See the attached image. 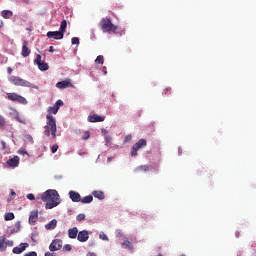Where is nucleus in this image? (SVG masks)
Segmentation results:
<instances>
[{
    "label": "nucleus",
    "mask_w": 256,
    "mask_h": 256,
    "mask_svg": "<svg viewBox=\"0 0 256 256\" xmlns=\"http://www.w3.org/2000/svg\"><path fill=\"white\" fill-rule=\"evenodd\" d=\"M64 105V102L58 100L54 106L48 107V113L46 114V125L44 126V135L46 137L52 136L53 139L57 138V120L51 114L57 115L59 109Z\"/></svg>",
    "instance_id": "nucleus-1"
},
{
    "label": "nucleus",
    "mask_w": 256,
    "mask_h": 256,
    "mask_svg": "<svg viewBox=\"0 0 256 256\" xmlns=\"http://www.w3.org/2000/svg\"><path fill=\"white\" fill-rule=\"evenodd\" d=\"M41 200L46 202L45 209L51 210L60 204V195L57 190L49 189L42 193Z\"/></svg>",
    "instance_id": "nucleus-2"
},
{
    "label": "nucleus",
    "mask_w": 256,
    "mask_h": 256,
    "mask_svg": "<svg viewBox=\"0 0 256 256\" xmlns=\"http://www.w3.org/2000/svg\"><path fill=\"white\" fill-rule=\"evenodd\" d=\"M99 25L104 32L115 33L118 30V26L115 25L109 18H102Z\"/></svg>",
    "instance_id": "nucleus-3"
},
{
    "label": "nucleus",
    "mask_w": 256,
    "mask_h": 256,
    "mask_svg": "<svg viewBox=\"0 0 256 256\" xmlns=\"http://www.w3.org/2000/svg\"><path fill=\"white\" fill-rule=\"evenodd\" d=\"M9 83H12L15 86H22V87H26V88L37 89V87L34 84H32L29 81L24 80L18 76H10Z\"/></svg>",
    "instance_id": "nucleus-4"
},
{
    "label": "nucleus",
    "mask_w": 256,
    "mask_h": 256,
    "mask_svg": "<svg viewBox=\"0 0 256 256\" xmlns=\"http://www.w3.org/2000/svg\"><path fill=\"white\" fill-rule=\"evenodd\" d=\"M147 146V140L144 139H140L138 140L132 147V151L130 152V155H132V157H136L137 156V151H139V149H143V147Z\"/></svg>",
    "instance_id": "nucleus-5"
},
{
    "label": "nucleus",
    "mask_w": 256,
    "mask_h": 256,
    "mask_svg": "<svg viewBox=\"0 0 256 256\" xmlns=\"http://www.w3.org/2000/svg\"><path fill=\"white\" fill-rule=\"evenodd\" d=\"M8 99L10 101H13V102H18L22 105H27L28 104V100L25 99L24 97L18 95L17 93H9L8 94Z\"/></svg>",
    "instance_id": "nucleus-6"
},
{
    "label": "nucleus",
    "mask_w": 256,
    "mask_h": 256,
    "mask_svg": "<svg viewBox=\"0 0 256 256\" xmlns=\"http://www.w3.org/2000/svg\"><path fill=\"white\" fill-rule=\"evenodd\" d=\"M63 247V241L60 239H55L50 244L49 250L50 252H57L60 251Z\"/></svg>",
    "instance_id": "nucleus-7"
},
{
    "label": "nucleus",
    "mask_w": 256,
    "mask_h": 256,
    "mask_svg": "<svg viewBox=\"0 0 256 256\" xmlns=\"http://www.w3.org/2000/svg\"><path fill=\"white\" fill-rule=\"evenodd\" d=\"M46 37L49 39H54V40H62L64 38V33L62 31H49L46 33Z\"/></svg>",
    "instance_id": "nucleus-8"
},
{
    "label": "nucleus",
    "mask_w": 256,
    "mask_h": 256,
    "mask_svg": "<svg viewBox=\"0 0 256 256\" xmlns=\"http://www.w3.org/2000/svg\"><path fill=\"white\" fill-rule=\"evenodd\" d=\"M29 247L28 243H21L19 246H15L12 250L14 254H21Z\"/></svg>",
    "instance_id": "nucleus-9"
},
{
    "label": "nucleus",
    "mask_w": 256,
    "mask_h": 256,
    "mask_svg": "<svg viewBox=\"0 0 256 256\" xmlns=\"http://www.w3.org/2000/svg\"><path fill=\"white\" fill-rule=\"evenodd\" d=\"M38 220V210H32L29 215V224L34 226Z\"/></svg>",
    "instance_id": "nucleus-10"
},
{
    "label": "nucleus",
    "mask_w": 256,
    "mask_h": 256,
    "mask_svg": "<svg viewBox=\"0 0 256 256\" xmlns=\"http://www.w3.org/2000/svg\"><path fill=\"white\" fill-rule=\"evenodd\" d=\"M77 239L82 243L87 242L89 239V232L86 230L78 232Z\"/></svg>",
    "instance_id": "nucleus-11"
},
{
    "label": "nucleus",
    "mask_w": 256,
    "mask_h": 256,
    "mask_svg": "<svg viewBox=\"0 0 256 256\" xmlns=\"http://www.w3.org/2000/svg\"><path fill=\"white\" fill-rule=\"evenodd\" d=\"M88 121L95 123V122H103L105 121V116H101L99 114H93L88 116Z\"/></svg>",
    "instance_id": "nucleus-12"
},
{
    "label": "nucleus",
    "mask_w": 256,
    "mask_h": 256,
    "mask_svg": "<svg viewBox=\"0 0 256 256\" xmlns=\"http://www.w3.org/2000/svg\"><path fill=\"white\" fill-rule=\"evenodd\" d=\"M69 198L73 202H80L81 201V195L79 192L70 191L69 192Z\"/></svg>",
    "instance_id": "nucleus-13"
},
{
    "label": "nucleus",
    "mask_w": 256,
    "mask_h": 256,
    "mask_svg": "<svg viewBox=\"0 0 256 256\" xmlns=\"http://www.w3.org/2000/svg\"><path fill=\"white\" fill-rule=\"evenodd\" d=\"M19 161H20L19 156H14L13 158L7 161V164L8 166L15 168V167H18Z\"/></svg>",
    "instance_id": "nucleus-14"
},
{
    "label": "nucleus",
    "mask_w": 256,
    "mask_h": 256,
    "mask_svg": "<svg viewBox=\"0 0 256 256\" xmlns=\"http://www.w3.org/2000/svg\"><path fill=\"white\" fill-rule=\"evenodd\" d=\"M30 54L31 50L28 48V41H24L22 47V57H29Z\"/></svg>",
    "instance_id": "nucleus-15"
},
{
    "label": "nucleus",
    "mask_w": 256,
    "mask_h": 256,
    "mask_svg": "<svg viewBox=\"0 0 256 256\" xmlns=\"http://www.w3.org/2000/svg\"><path fill=\"white\" fill-rule=\"evenodd\" d=\"M78 229L77 227H73L72 229L68 230V237L69 239H77L78 238Z\"/></svg>",
    "instance_id": "nucleus-16"
},
{
    "label": "nucleus",
    "mask_w": 256,
    "mask_h": 256,
    "mask_svg": "<svg viewBox=\"0 0 256 256\" xmlns=\"http://www.w3.org/2000/svg\"><path fill=\"white\" fill-rule=\"evenodd\" d=\"M72 83L70 81H60L56 84V87L59 89H65L68 87H72Z\"/></svg>",
    "instance_id": "nucleus-17"
},
{
    "label": "nucleus",
    "mask_w": 256,
    "mask_h": 256,
    "mask_svg": "<svg viewBox=\"0 0 256 256\" xmlns=\"http://www.w3.org/2000/svg\"><path fill=\"white\" fill-rule=\"evenodd\" d=\"M7 249L6 237L0 236V252H5Z\"/></svg>",
    "instance_id": "nucleus-18"
},
{
    "label": "nucleus",
    "mask_w": 256,
    "mask_h": 256,
    "mask_svg": "<svg viewBox=\"0 0 256 256\" xmlns=\"http://www.w3.org/2000/svg\"><path fill=\"white\" fill-rule=\"evenodd\" d=\"M92 195L94 196V198H96L100 201L105 199L104 192H101V191H94V192H92Z\"/></svg>",
    "instance_id": "nucleus-19"
},
{
    "label": "nucleus",
    "mask_w": 256,
    "mask_h": 256,
    "mask_svg": "<svg viewBox=\"0 0 256 256\" xmlns=\"http://www.w3.org/2000/svg\"><path fill=\"white\" fill-rule=\"evenodd\" d=\"M57 220H51L48 224L45 225V228L48 230L55 229L57 227Z\"/></svg>",
    "instance_id": "nucleus-20"
},
{
    "label": "nucleus",
    "mask_w": 256,
    "mask_h": 256,
    "mask_svg": "<svg viewBox=\"0 0 256 256\" xmlns=\"http://www.w3.org/2000/svg\"><path fill=\"white\" fill-rule=\"evenodd\" d=\"M1 16L3 18H6V19H8L10 17H13V11H11V10H2L1 11Z\"/></svg>",
    "instance_id": "nucleus-21"
},
{
    "label": "nucleus",
    "mask_w": 256,
    "mask_h": 256,
    "mask_svg": "<svg viewBox=\"0 0 256 256\" xmlns=\"http://www.w3.org/2000/svg\"><path fill=\"white\" fill-rule=\"evenodd\" d=\"M93 201V196L92 195H87L85 197H83L80 202H82L83 204H89Z\"/></svg>",
    "instance_id": "nucleus-22"
},
{
    "label": "nucleus",
    "mask_w": 256,
    "mask_h": 256,
    "mask_svg": "<svg viewBox=\"0 0 256 256\" xmlns=\"http://www.w3.org/2000/svg\"><path fill=\"white\" fill-rule=\"evenodd\" d=\"M122 247H123L124 249L132 250V249H133V244H132L129 240H125V241L122 243Z\"/></svg>",
    "instance_id": "nucleus-23"
},
{
    "label": "nucleus",
    "mask_w": 256,
    "mask_h": 256,
    "mask_svg": "<svg viewBox=\"0 0 256 256\" xmlns=\"http://www.w3.org/2000/svg\"><path fill=\"white\" fill-rule=\"evenodd\" d=\"M38 68L41 70V71H46L49 69V65L48 63L46 62H41L39 64H37Z\"/></svg>",
    "instance_id": "nucleus-24"
},
{
    "label": "nucleus",
    "mask_w": 256,
    "mask_h": 256,
    "mask_svg": "<svg viewBox=\"0 0 256 256\" xmlns=\"http://www.w3.org/2000/svg\"><path fill=\"white\" fill-rule=\"evenodd\" d=\"M136 172H149L148 165H141L136 168Z\"/></svg>",
    "instance_id": "nucleus-25"
},
{
    "label": "nucleus",
    "mask_w": 256,
    "mask_h": 256,
    "mask_svg": "<svg viewBox=\"0 0 256 256\" xmlns=\"http://www.w3.org/2000/svg\"><path fill=\"white\" fill-rule=\"evenodd\" d=\"M66 28H67V22L66 20H63L62 22H60L59 31L64 34L66 31Z\"/></svg>",
    "instance_id": "nucleus-26"
},
{
    "label": "nucleus",
    "mask_w": 256,
    "mask_h": 256,
    "mask_svg": "<svg viewBox=\"0 0 256 256\" xmlns=\"http://www.w3.org/2000/svg\"><path fill=\"white\" fill-rule=\"evenodd\" d=\"M14 219H15V214L12 212H9L4 216V220L6 221H13Z\"/></svg>",
    "instance_id": "nucleus-27"
},
{
    "label": "nucleus",
    "mask_w": 256,
    "mask_h": 256,
    "mask_svg": "<svg viewBox=\"0 0 256 256\" xmlns=\"http://www.w3.org/2000/svg\"><path fill=\"white\" fill-rule=\"evenodd\" d=\"M95 63L103 65L104 64V56L103 55L97 56Z\"/></svg>",
    "instance_id": "nucleus-28"
},
{
    "label": "nucleus",
    "mask_w": 256,
    "mask_h": 256,
    "mask_svg": "<svg viewBox=\"0 0 256 256\" xmlns=\"http://www.w3.org/2000/svg\"><path fill=\"white\" fill-rule=\"evenodd\" d=\"M5 126H6V120L2 115H0V129H4Z\"/></svg>",
    "instance_id": "nucleus-29"
},
{
    "label": "nucleus",
    "mask_w": 256,
    "mask_h": 256,
    "mask_svg": "<svg viewBox=\"0 0 256 256\" xmlns=\"http://www.w3.org/2000/svg\"><path fill=\"white\" fill-rule=\"evenodd\" d=\"M71 43H72V45H79L80 40H79L78 37H72L71 38Z\"/></svg>",
    "instance_id": "nucleus-30"
},
{
    "label": "nucleus",
    "mask_w": 256,
    "mask_h": 256,
    "mask_svg": "<svg viewBox=\"0 0 256 256\" xmlns=\"http://www.w3.org/2000/svg\"><path fill=\"white\" fill-rule=\"evenodd\" d=\"M58 149H59V145H58V144H54V145L51 147V152H52L53 154H55V153H57Z\"/></svg>",
    "instance_id": "nucleus-31"
},
{
    "label": "nucleus",
    "mask_w": 256,
    "mask_h": 256,
    "mask_svg": "<svg viewBox=\"0 0 256 256\" xmlns=\"http://www.w3.org/2000/svg\"><path fill=\"white\" fill-rule=\"evenodd\" d=\"M86 219V215L85 214H79L78 216H77V221L78 222H82V221H84Z\"/></svg>",
    "instance_id": "nucleus-32"
},
{
    "label": "nucleus",
    "mask_w": 256,
    "mask_h": 256,
    "mask_svg": "<svg viewBox=\"0 0 256 256\" xmlns=\"http://www.w3.org/2000/svg\"><path fill=\"white\" fill-rule=\"evenodd\" d=\"M99 238L102 239V240H105V241L109 240L108 236L104 232H101L99 234Z\"/></svg>",
    "instance_id": "nucleus-33"
},
{
    "label": "nucleus",
    "mask_w": 256,
    "mask_h": 256,
    "mask_svg": "<svg viewBox=\"0 0 256 256\" xmlns=\"http://www.w3.org/2000/svg\"><path fill=\"white\" fill-rule=\"evenodd\" d=\"M63 249H64V251L71 252L72 251V246H71V244H65Z\"/></svg>",
    "instance_id": "nucleus-34"
},
{
    "label": "nucleus",
    "mask_w": 256,
    "mask_h": 256,
    "mask_svg": "<svg viewBox=\"0 0 256 256\" xmlns=\"http://www.w3.org/2000/svg\"><path fill=\"white\" fill-rule=\"evenodd\" d=\"M132 140V135H126L124 138V144L129 143Z\"/></svg>",
    "instance_id": "nucleus-35"
},
{
    "label": "nucleus",
    "mask_w": 256,
    "mask_h": 256,
    "mask_svg": "<svg viewBox=\"0 0 256 256\" xmlns=\"http://www.w3.org/2000/svg\"><path fill=\"white\" fill-rule=\"evenodd\" d=\"M27 199L29 201H35V195L33 193H28L27 194Z\"/></svg>",
    "instance_id": "nucleus-36"
},
{
    "label": "nucleus",
    "mask_w": 256,
    "mask_h": 256,
    "mask_svg": "<svg viewBox=\"0 0 256 256\" xmlns=\"http://www.w3.org/2000/svg\"><path fill=\"white\" fill-rule=\"evenodd\" d=\"M35 63L38 65V64H41L42 63V56L41 55H37L36 59H35Z\"/></svg>",
    "instance_id": "nucleus-37"
},
{
    "label": "nucleus",
    "mask_w": 256,
    "mask_h": 256,
    "mask_svg": "<svg viewBox=\"0 0 256 256\" xmlns=\"http://www.w3.org/2000/svg\"><path fill=\"white\" fill-rule=\"evenodd\" d=\"M89 137H90V133H89V131H86V132L84 133L83 140H88Z\"/></svg>",
    "instance_id": "nucleus-38"
},
{
    "label": "nucleus",
    "mask_w": 256,
    "mask_h": 256,
    "mask_svg": "<svg viewBox=\"0 0 256 256\" xmlns=\"http://www.w3.org/2000/svg\"><path fill=\"white\" fill-rule=\"evenodd\" d=\"M16 197V192L14 190H11L10 192V200H13Z\"/></svg>",
    "instance_id": "nucleus-39"
},
{
    "label": "nucleus",
    "mask_w": 256,
    "mask_h": 256,
    "mask_svg": "<svg viewBox=\"0 0 256 256\" xmlns=\"http://www.w3.org/2000/svg\"><path fill=\"white\" fill-rule=\"evenodd\" d=\"M18 154H20V155H28V152L25 151L24 149H20V150H18Z\"/></svg>",
    "instance_id": "nucleus-40"
},
{
    "label": "nucleus",
    "mask_w": 256,
    "mask_h": 256,
    "mask_svg": "<svg viewBox=\"0 0 256 256\" xmlns=\"http://www.w3.org/2000/svg\"><path fill=\"white\" fill-rule=\"evenodd\" d=\"M24 256H37V253L35 251H31L29 253H26Z\"/></svg>",
    "instance_id": "nucleus-41"
},
{
    "label": "nucleus",
    "mask_w": 256,
    "mask_h": 256,
    "mask_svg": "<svg viewBox=\"0 0 256 256\" xmlns=\"http://www.w3.org/2000/svg\"><path fill=\"white\" fill-rule=\"evenodd\" d=\"M16 120L22 124H25V119L16 116Z\"/></svg>",
    "instance_id": "nucleus-42"
},
{
    "label": "nucleus",
    "mask_w": 256,
    "mask_h": 256,
    "mask_svg": "<svg viewBox=\"0 0 256 256\" xmlns=\"http://www.w3.org/2000/svg\"><path fill=\"white\" fill-rule=\"evenodd\" d=\"M6 245H7V247H13L14 242L13 241H6Z\"/></svg>",
    "instance_id": "nucleus-43"
},
{
    "label": "nucleus",
    "mask_w": 256,
    "mask_h": 256,
    "mask_svg": "<svg viewBox=\"0 0 256 256\" xmlns=\"http://www.w3.org/2000/svg\"><path fill=\"white\" fill-rule=\"evenodd\" d=\"M1 145H2V149H3V150L6 149V143H5V141L1 140Z\"/></svg>",
    "instance_id": "nucleus-44"
},
{
    "label": "nucleus",
    "mask_w": 256,
    "mask_h": 256,
    "mask_svg": "<svg viewBox=\"0 0 256 256\" xmlns=\"http://www.w3.org/2000/svg\"><path fill=\"white\" fill-rule=\"evenodd\" d=\"M171 91V88H165L164 89V94L167 95V93H169Z\"/></svg>",
    "instance_id": "nucleus-45"
},
{
    "label": "nucleus",
    "mask_w": 256,
    "mask_h": 256,
    "mask_svg": "<svg viewBox=\"0 0 256 256\" xmlns=\"http://www.w3.org/2000/svg\"><path fill=\"white\" fill-rule=\"evenodd\" d=\"M49 52H50V53H55V48H54L53 46H51V47L49 48Z\"/></svg>",
    "instance_id": "nucleus-46"
},
{
    "label": "nucleus",
    "mask_w": 256,
    "mask_h": 256,
    "mask_svg": "<svg viewBox=\"0 0 256 256\" xmlns=\"http://www.w3.org/2000/svg\"><path fill=\"white\" fill-rule=\"evenodd\" d=\"M7 72H8V74L10 75L11 73H13V69H12L11 67H8V68H7Z\"/></svg>",
    "instance_id": "nucleus-47"
},
{
    "label": "nucleus",
    "mask_w": 256,
    "mask_h": 256,
    "mask_svg": "<svg viewBox=\"0 0 256 256\" xmlns=\"http://www.w3.org/2000/svg\"><path fill=\"white\" fill-rule=\"evenodd\" d=\"M105 140H106L107 143H109V142H111V137L106 136V137H105Z\"/></svg>",
    "instance_id": "nucleus-48"
},
{
    "label": "nucleus",
    "mask_w": 256,
    "mask_h": 256,
    "mask_svg": "<svg viewBox=\"0 0 256 256\" xmlns=\"http://www.w3.org/2000/svg\"><path fill=\"white\" fill-rule=\"evenodd\" d=\"M86 256H97V255H95V253L88 252Z\"/></svg>",
    "instance_id": "nucleus-49"
},
{
    "label": "nucleus",
    "mask_w": 256,
    "mask_h": 256,
    "mask_svg": "<svg viewBox=\"0 0 256 256\" xmlns=\"http://www.w3.org/2000/svg\"><path fill=\"white\" fill-rule=\"evenodd\" d=\"M44 256H54L52 253H50V252H46L45 254H44Z\"/></svg>",
    "instance_id": "nucleus-50"
},
{
    "label": "nucleus",
    "mask_w": 256,
    "mask_h": 256,
    "mask_svg": "<svg viewBox=\"0 0 256 256\" xmlns=\"http://www.w3.org/2000/svg\"><path fill=\"white\" fill-rule=\"evenodd\" d=\"M2 27H3V22L0 21V28H2Z\"/></svg>",
    "instance_id": "nucleus-51"
},
{
    "label": "nucleus",
    "mask_w": 256,
    "mask_h": 256,
    "mask_svg": "<svg viewBox=\"0 0 256 256\" xmlns=\"http://www.w3.org/2000/svg\"><path fill=\"white\" fill-rule=\"evenodd\" d=\"M29 138H30L31 143H33V138L31 136H29Z\"/></svg>",
    "instance_id": "nucleus-52"
},
{
    "label": "nucleus",
    "mask_w": 256,
    "mask_h": 256,
    "mask_svg": "<svg viewBox=\"0 0 256 256\" xmlns=\"http://www.w3.org/2000/svg\"><path fill=\"white\" fill-rule=\"evenodd\" d=\"M105 75L107 74V71H104Z\"/></svg>",
    "instance_id": "nucleus-53"
},
{
    "label": "nucleus",
    "mask_w": 256,
    "mask_h": 256,
    "mask_svg": "<svg viewBox=\"0 0 256 256\" xmlns=\"http://www.w3.org/2000/svg\"><path fill=\"white\" fill-rule=\"evenodd\" d=\"M0 208H2V205L0 204Z\"/></svg>",
    "instance_id": "nucleus-54"
},
{
    "label": "nucleus",
    "mask_w": 256,
    "mask_h": 256,
    "mask_svg": "<svg viewBox=\"0 0 256 256\" xmlns=\"http://www.w3.org/2000/svg\"><path fill=\"white\" fill-rule=\"evenodd\" d=\"M181 256H185V255H181Z\"/></svg>",
    "instance_id": "nucleus-55"
},
{
    "label": "nucleus",
    "mask_w": 256,
    "mask_h": 256,
    "mask_svg": "<svg viewBox=\"0 0 256 256\" xmlns=\"http://www.w3.org/2000/svg\"><path fill=\"white\" fill-rule=\"evenodd\" d=\"M158 256H162V255H158Z\"/></svg>",
    "instance_id": "nucleus-56"
}]
</instances>
